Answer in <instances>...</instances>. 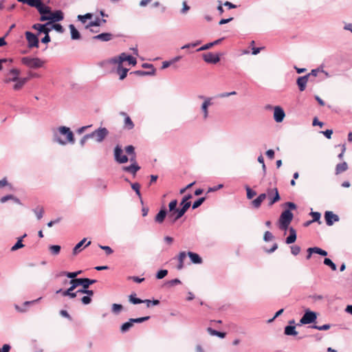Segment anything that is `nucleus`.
Masks as SVG:
<instances>
[{"label": "nucleus", "mask_w": 352, "mask_h": 352, "mask_svg": "<svg viewBox=\"0 0 352 352\" xmlns=\"http://www.w3.org/2000/svg\"><path fill=\"white\" fill-rule=\"evenodd\" d=\"M29 80V77L19 78L18 80L14 82L15 84L13 85V89L15 91L21 89Z\"/></svg>", "instance_id": "b1692460"}, {"label": "nucleus", "mask_w": 352, "mask_h": 352, "mask_svg": "<svg viewBox=\"0 0 352 352\" xmlns=\"http://www.w3.org/2000/svg\"><path fill=\"white\" fill-rule=\"evenodd\" d=\"M284 333L286 336H296L298 331L296 330L295 325H287L284 329Z\"/></svg>", "instance_id": "c85d7f7f"}, {"label": "nucleus", "mask_w": 352, "mask_h": 352, "mask_svg": "<svg viewBox=\"0 0 352 352\" xmlns=\"http://www.w3.org/2000/svg\"><path fill=\"white\" fill-rule=\"evenodd\" d=\"M129 300L131 303L133 305H138L143 303L144 300H142L139 298L136 297V294H131L129 296Z\"/></svg>", "instance_id": "e433bc0d"}, {"label": "nucleus", "mask_w": 352, "mask_h": 352, "mask_svg": "<svg viewBox=\"0 0 352 352\" xmlns=\"http://www.w3.org/2000/svg\"><path fill=\"white\" fill-rule=\"evenodd\" d=\"M50 24V23H49V22H47L45 24L35 23L32 25V28L34 30H36L38 31V34H40L41 33H43L44 34H45L46 33H50V32L51 31V29H50L49 28H47V25H48Z\"/></svg>", "instance_id": "4be33fe9"}, {"label": "nucleus", "mask_w": 352, "mask_h": 352, "mask_svg": "<svg viewBox=\"0 0 352 352\" xmlns=\"http://www.w3.org/2000/svg\"><path fill=\"white\" fill-rule=\"evenodd\" d=\"M206 200L205 197H202L197 199L194 203L192 204V209H196L199 208Z\"/></svg>", "instance_id": "49530a36"}, {"label": "nucleus", "mask_w": 352, "mask_h": 352, "mask_svg": "<svg viewBox=\"0 0 352 352\" xmlns=\"http://www.w3.org/2000/svg\"><path fill=\"white\" fill-rule=\"evenodd\" d=\"M317 319V314L316 312L313 311H310L309 309H307L302 318L300 320L299 323L297 324L298 326L302 324H308L315 322Z\"/></svg>", "instance_id": "39448f33"}, {"label": "nucleus", "mask_w": 352, "mask_h": 352, "mask_svg": "<svg viewBox=\"0 0 352 352\" xmlns=\"http://www.w3.org/2000/svg\"><path fill=\"white\" fill-rule=\"evenodd\" d=\"M348 169L347 163L343 162L342 163L338 164L336 166V175H339Z\"/></svg>", "instance_id": "c756f323"}, {"label": "nucleus", "mask_w": 352, "mask_h": 352, "mask_svg": "<svg viewBox=\"0 0 352 352\" xmlns=\"http://www.w3.org/2000/svg\"><path fill=\"white\" fill-rule=\"evenodd\" d=\"M313 217V221H319L321 214L318 212H311L309 214Z\"/></svg>", "instance_id": "680f3d73"}, {"label": "nucleus", "mask_w": 352, "mask_h": 352, "mask_svg": "<svg viewBox=\"0 0 352 352\" xmlns=\"http://www.w3.org/2000/svg\"><path fill=\"white\" fill-rule=\"evenodd\" d=\"M274 238L273 234L270 231H266L263 236V240L265 241H270Z\"/></svg>", "instance_id": "69168bd1"}, {"label": "nucleus", "mask_w": 352, "mask_h": 352, "mask_svg": "<svg viewBox=\"0 0 352 352\" xmlns=\"http://www.w3.org/2000/svg\"><path fill=\"white\" fill-rule=\"evenodd\" d=\"M49 249L53 255H57L60 253L61 248L58 245H52L49 247Z\"/></svg>", "instance_id": "a19ab883"}, {"label": "nucleus", "mask_w": 352, "mask_h": 352, "mask_svg": "<svg viewBox=\"0 0 352 352\" xmlns=\"http://www.w3.org/2000/svg\"><path fill=\"white\" fill-rule=\"evenodd\" d=\"M324 264L330 267L331 269L333 271L337 270L336 265L329 258H325L324 259Z\"/></svg>", "instance_id": "79ce46f5"}, {"label": "nucleus", "mask_w": 352, "mask_h": 352, "mask_svg": "<svg viewBox=\"0 0 352 352\" xmlns=\"http://www.w3.org/2000/svg\"><path fill=\"white\" fill-rule=\"evenodd\" d=\"M133 324L131 322V320L129 319L127 322L123 323L120 327V331L122 333H126L132 327Z\"/></svg>", "instance_id": "c9c22d12"}, {"label": "nucleus", "mask_w": 352, "mask_h": 352, "mask_svg": "<svg viewBox=\"0 0 352 352\" xmlns=\"http://www.w3.org/2000/svg\"><path fill=\"white\" fill-rule=\"evenodd\" d=\"M109 131L104 127H100L90 133L91 138H95L97 142H102L108 135Z\"/></svg>", "instance_id": "1a4fd4ad"}, {"label": "nucleus", "mask_w": 352, "mask_h": 352, "mask_svg": "<svg viewBox=\"0 0 352 352\" xmlns=\"http://www.w3.org/2000/svg\"><path fill=\"white\" fill-rule=\"evenodd\" d=\"M212 104L211 98H208L205 99V101L201 104V111L204 114V119L206 120L208 117V107Z\"/></svg>", "instance_id": "5701e85b"}, {"label": "nucleus", "mask_w": 352, "mask_h": 352, "mask_svg": "<svg viewBox=\"0 0 352 352\" xmlns=\"http://www.w3.org/2000/svg\"><path fill=\"white\" fill-rule=\"evenodd\" d=\"M27 4L30 7L38 9L42 4H40L38 0H27Z\"/></svg>", "instance_id": "864d4df0"}, {"label": "nucleus", "mask_w": 352, "mask_h": 352, "mask_svg": "<svg viewBox=\"0 0 352 352\" xmlns=\"http://www.w3.org/2000/svg\"><path fill=\"white\" fill-rule=\"evenodd\" d=\"M69 28L70 30L71 38L72 40H78L80 38V34L79 31L75 28L73 24H70L69 25Z\"/></svg>", "instance_id": "cd10ccee"}, {"label": "nucleus", "mask_w": 352, "mask_h": 352, "mask_svg": "<svg viewBox=\"0 0 352 352\" xmlns=\"http://www.w3.org/2000/svg\"><path fill=\"white\" fill-rule=\"evenodd\" d=\"M192 198V195L191 194H188L182 198V199L179 204L180 208L182 210H184V211L185 212H187V210L191 206V202L189 201V199H190Z\"/></svg>", "instance_id": "6ab92c4d"}, {"label": "nucleus", "mask_w": 352, "mask_h": 352, "mask_svg": "<svg viewBox=\"0 0 352 352\" xmlns=\"http://www.w3.org/2000/svg\"><path fill=\"white\" fill-rule=\"evenodd\" d=\"M186 254L188 256V257L190 259V261L193 264L202 263L203 260H202L201 257L197 253L189 251V252H188V253Z\"/></svg>", "instance_id": "393cba45"}, {"label": "nucleus", "mask_w": 352, "mask_h": 352, "mask_svg": "<svg viewBox=\"0 0 352 352\" xmlns=\"http://www.w3.org/2000/svg\"><path fill=\"white\" fill-rule=\"evenodd\" d=\"M81 273H82L81 270H78V271L74 272H68V274H67V277L69 278H71V280H74V279L77 278L76 276H78L79 274H80Z\"/></svg>", "instance_id": "6e6d98bb"}, {"label": "nucleus", "mask_w": 352, "mask_h": 352, "mask_svg": "<svg viewBox=\"0 0 352 352\" xmlns=\"http://www.w3.org/2000/svg\"><path fill=\"white\" fill-rule=\"evenodd\" d=\"M91 138L90 133L85 135L80 140V144L81 146H84L87 140Z\"/></svg>", "instance_id": "338daca9"}, {"label": "nucleus", "mask_w": 352, "mask_h": 352, "mask_svg": "<svg viewBox=\"0 0 352 352\" xmlns=\"http://www.w3.org/2000/svg\"><path fill=\"white\" fill-rule=\"evenodd\" d=\"M114 37H115V36L111 33L103 32V33H101V34H99L98 35L93 36L92 38L94 40H98V41H100L107 42V41H109L112 40Z\"/></svg>", "instance_id": "aec40b11"}, {"label": "nucleus", "mask_w": 352, "mask_h": 352, "mask_svg": "<svg viewBox=\"0 0 352 352\" xmlns=\"http://www.w3.org/2000/svg\"><path fill=\"white\" fill-rule=\"evenodd\" d=\"M314 249H315V254H320L322 256H326L327 255V252L321 249L320 248L314 247Z\"/></svg>", "instance_id": "e2e57ef3"}, {"label": "nucleus", "mask_w": 352, "mask_h": 352, "mask_svg": "<svg viewBox=\"0 0 352 352\" xmlns=\"http://www.w3.org/2000/svg\"><path fill=\"white\" fill-rule=\"evenodd\" d=\"M125 151L129 155L136 154L135 152V147L132 145H129L125 147Z\"/></svg>", "instance_id": "bf43d9fd"}, {"label": "nucleus", "mask_w": 352, "mask_h": 352, "mask_svg": "<svg viewBox=\"0 0 352 352\" xmlns=\"http://www.w3.org/2000/svg\"><path fill=\"white\" fill-rule=\"evenodd\" d=\"M50 29H51V30H54L55 31H56L59 33H63L65 31L64 28L60 23L52 24V27Z\"/></svg>", "instance_id": "37998d69"}, {"label": "nucleus", "mask_w": 352, "mask_h": 352, "mask_svg": "<svg viewBox=\"0 0 352 352\" xmlns=\"http://www.w3.org/2000/svg\"><path fill=\"white\" fill-rule=\"evenodd\" d=\"M101 21L100 19L97 18L96 20L93 21H90L86 26L85 28L88 29L91 27H99L100 25Z\"/></svg>", "instance_id": "a18cd8bd"}, {"label": "nucleus", "mask_w": 352, "mask_h": 352, "mask_svg": "<svg viewBox=\"0 0 352 352\" xmlns=\"http://www.w3.org/2000/svg\"><path fill=\"white\" fill-rule=\"evenodd\" d=\"M150 318V316H144L141 318H130L131 320V322L133 323H141L143 322H145L148 320Z\"/></svg>", "instance_id": "603ef678"}, {"label": "nucleus", "mask_w": 352, "mask_h": 352, "mask_svg": "<svg viewBox=\"0 0 352 352\" xmlns=\"http://www.w3.org/2000/svg\"><path fill=\"white\" fill-rule=\"evenodd\" d=\"M81 302L83 305H89L91 302V298L88 296H84L81 298Z\"/></svg>", "instance_id": "774afa93"}, {"label": "nucleus", "mask_w": 352, "mask_h": 352, "mask_svg": "<svg viewBox=\"0 0 352 352\" xmlns=\"http://www.w3.org/2000/svg\"><path fill=\"white\" fill-rule=\"evenodd\" d=\"M168 274L167 270H160L156 274V278L157 279H162Z\"/></svg>", "instance_id": "5fc2aeb1"}, {"label": "nucleus", "mask_w": 352, "mask_h": 352, "mask_svg": "<svg viewBox=\"0 0 352 352\" xmlns=\"http://www.w3.org/2000/svg\"><path fill=\"white\" fill-rule=\"evenodd\" d=\"M207 331L210 335L215 336H217L221 338H224L226 336V333L225 332H221V331L214 330V329H212L211 327H208L207 329Z\"/></svg>", "instance_id": "473e14b6"}, {"label": "nucleus", "mask_w": 352, "mask_h": 352, "mask_svg": "<svg viewBox=\"0 0 352 352\" xmlns=\"http://www.w3.org/2000/svg\"><path fill=\"white\" fill-rule=\"evenodd\" d=\"M25 38L28 41V46L29 48L38 47L39 40L38 38V35L29 31L25 32Z\"/></svg>", "instance_id": "9b49d317"}, {"label": "nucleus", "mask_w": 352, "mask_h": 352, "mask_svg": "<svg viewBox=\"0 0 352 352\" xmlns=\"http://www.w3.org/2000/svg\"><path fill=\"white\" fill-rule=\"evenodd\" d=\"M21 63L25 66L31 69H38L42 67L44 65V61L39 58H32L30 56L23 57Z\"/></svg>", "instance_id": "20e7f679"}, {"label": "nucleus", "mask_w": 352, "mask_h": 352, "mask_svg": "<svg viewBox=\"0 0 352 352\" xmlns=\"http://www.w3.org/2000/svg\"><path fill=\"white\" fill-rule=\"evenodd\" d=\"M311 327L313 329L320 330V331H326V330H328L330 329L331 325L329 324H324L322 326H318V325L314 324V325L311 326Z\"/></svg>", "instance_id": "8fccbe9b"}, {"label": "nucleus", "mask_w": 352, "mask_h": 352, "mask_svg": "<svg viewBox=\"0 0 352 352\" xmlns=\"http://www.w3.org/2000/svg\"><path fill=\"white\" fill-rule=\"evenodd\" d=\"M114 159L119 164H124L129 161V157L123 155V151L120 145H116L113 150Z\"/></svg>", "instance_id": "9d476101"}, {"label": "nucleus", "mask_w": 352, "mask_h": 352, "mask_svg": "<svg viewBox=\"0 0 352 352\" xmlns=\"http://www.w3.org/2000/svg\"><path fill=\"white\" fill-rule=\"evenodd\" d=\"M285 116L283 109L279 106L274 107V119L276 122H281Z\"/></svg>", "instance_id": "f3484780"}, {"label": "nucleus", "mask_w": 352, "mask_h": 352, "mask_svg": "<svg viewBox=\"0 0 352 352\" xmlns=\"http://www.w3.org/2000/svg\"><path fill=\"white\" fill-rule=\"evenodd\" d=\"M324 219H325L327 225L329 226H332L334 223V222H337L339 221L338 215L334 214L331 211L325 212Z\"/></svg>", "instance_id": "4468645a"}, {"label": "nucleus", "mask_w": 352, "mask_h": 352, "mask_svg": "<svg viewBox=\"0 0 352 352\" xmlns=\"http://www.w3.org/2000/svg\"><path fill=\"white\" fill-rule=\"evenodd\" d=\"M309 75H305L302 76H299L297 78L296 83L298 87V89L300 91H303L306 89V85L309 80Z\"/></svg>", "instance_id": "412c9836"}, {"label": "nucleus", "mask_w": 352, "mask_h": 352, "mask_svg": "<svg viewBox=\"0 0 352 352\" xmlns=\"http://www.w3.org/2000/svg\"><path fill=\"white\" fill-rule=\"evenodd\" d=\"M33 212L35 213L37 219L40 220L42 219L44 213V209L43 207L38 206L35 209L33 210Z\"/></svg>", "instance_id": "ea45409f"}, {"label": "nucleus", "mask_w": 352, "mask_h": 352, "mask_svg": "<svg viewBox=\"0 0 352 352\" xmlns=\"http://www.w3.org/2000/svg\"><path fill=\"white\" fill-rule=\"evenodd\" d=\"M300 252V247L298 245H292L291 246V252L293 255L296 256Z\"/></svg>", "instance_id": "052dcab7"}, {"label": "nucleus", "mask_w": 352, "mask_h": 352, "mask_svg": "<svg viewBox=\"0 0 352 352\" xmlns=\"http://www.w3.org/2000/svg\"><path fill=\"white\" fill-rule=\"evenodd\" d=\"M86 241H87V239L84 238L82 240H81L80 242H78L74 246V248H73V252H72L74 255H76L78 253H79L82 250L81 248L84 245V243H85Z\"/></svg>", "instance_id": "f704fd0d"}, {"label": "nucleus", "mask_w": 352, "mask_h": 352, "mask_svg": "<svg viewBox=\"0 0 352 352\" xmlns=\"http://www.w3.org/2000/svg\"><path fill=\"white\" fill-rule=\"evenodd\" d=\"M93 16V14L91 13H87L84 15H78L77 18L78 20L80 21L81 23H85L87 19H91Z\"/></svg>", "instance_id": "58836bf2"}, {"label": "nucleus", "mask_w": 352, "mask_h": 352, "mask_svg": "<svg viewBox=\"0 0 352 352\" xmlns=\"http://www.w3.org/2000/svg\"><path fill=\"white\" fill-rule=\"evenodd\" d=\"M168 211L165 206H162L158 213L155 217V221L157 223H162L166 218L168 217Z\"/></svg>", "instance_id": "a211bd4d"}, {"label": "nucleus", "mask_w": 352, "mask_h": 352, "mask_svg": "<svg viewBox=\"0 0 352 352\" xmlns=\"http://www.w3.org/2000/svg\"><path fill=\"white\" fill-rule=\"evenodd\" d=\"M180 283H181V281H180L179 279L175 278V279H172L170 280L167 281L165 283V285H167L168 287H173V286H174L175 285L180 284Z\"/></svg>", "instance_id": "13d9d810"}, {"label": "nucleus", "mask_w": 352, "mask_h": 352, "mask_svg": "<svg viewBox=\"0 0 352 352\" xmlns=\"http://www.w3.org/2000/svg\"><path fill=\"white\" fill-rule=\"evenodd\" d=\"M21 71L16 68L10 69L6 74H5V78L3 82L8 84L11 82H15L20 78Z\"/></svg>", "instance_id": "6e6552de"}, {"label": "nucleus", "mask_w": 352, "mask_h": 352, "mask_svg": "<svg viewBox=\"0 0 352 352\" xmlns=\"http://www.w3.org/2000/svg\"><path fill=\"white\" fill-rule=\"evenodd\" d=\"M99 248L100 249L104 250L107 255L112 254L113 252V250L109 246H107V245H99Z\"/></svg>", "instance_id": "0e129e2a"}, {"label": "nucleus", "mask_w": 352, "mask_h": 352, "mask_svg": "<svg viewBox=\"0 0 352 352\" xmlns=\"http://www.w3.org/2000/svg\"><path fill=\"white\" fill-rule=\"evenodd\" d=\"M63 19H64L63 12L61 10H55L54 12H51V14H50V15H49L47 21H50V23L58 22V21L63 20Z\"/></svg>", "instance_id": "dca6fc26"}, {"label": "nucleus", "mask_w": 352, "mask_h": 352, "mask_svg": "<svg viewBox=\"0 0 352 352\" xmlns=\"http://www.w3.org/2000/svg\"><path fill=\"white\" fill-rule=\"evenodd\" d=\"M74 281L77 287L82 286V287H89L91 285L95 283L96 280L88 278H78L74 279Z\"/></svg>", "instance_id": "ddd939ff"}, {"label": "nucleus", "mask_w": 352, "mask_h": 352, "mask_svg": "<svg viewBox=\"0 0 352 352\" xmlns=\"http://www.w3.org/2000/svg\"><path fill=\"white\" fill-rule=\"evenodd\" d=\"M24 246L21 241V239H18L16 243L11 248V251H16Z\"/></svg>", "instance_id": "3c124183"}, {"label": "nucleus", "mask_w": 352, "mask_h": 352, "mask_svg": "<svg viewBox=\"0 0 352 352\" xmlns=\"http://www.w3.org/2000/svg\"><path fill=\"white\" fill-rule=\"evenodd\" d=\"M37 10L41 14L39 19L41 21H45L48 20L49 15H50L52 12L50 7L42 4L40 7L38 8Z\"/></svg>", "instance_id": "f8f14e48"}, {"label": "nucleus", "mask_w": 352, "mask_h": 352, "mask_svg": "<svg viewBox=\"0 0 352 352\" xmlns=\"http://www.w3.org/2000/svg\"><path fill=\"white\" fill-rule=\"evenodd\" d=\"M267 194L268 198V206L272 207L275 203L280 200V196L279 195L277 188H269L267 189Z\"/></svg>", "instance_id": "423d86ee"}, {"label": "nucleus", "mask_w": 352, "mask_h": 352, "mask_svg": "<svg viewBox=\"0 0 352 352\" xmlns=\"http://www.w3.org/2000/svg\"><path fill=\"white\" fill-rule=\"evenodd\" d=\"M203 59L208 63L216 64L220 60V57L218 54L208 52L203 54Z\"/></svg>", "instance_id": "2eb2a0df"}, {"label": "nucleus", "mask_w": 352, "mask_h": 352, "mask_svg": "<svg viewBox=\"0 0 352 352\" xmlns=\"http://www.w3.org/2000/svg\"><path fill=\"white\" fill-rule=\"evenodd\" d=\"M122 114L126 116L124 119V128L131 130L134 128V124L129 116L126 113H122Z\"/></svg>", "instance_id": "2f4dec72"}, {"label": "nucleus", "mask_w": 352, "mask_h": 352, "mask_svg": "<svg viewBox=\"0 0 352 352\" xmlns=\"http://www.w3.org/2000/svg\"><path fill=\"white\" fill-rule=\"evenodd\" d=\"M122 308L123 307L122 305L114 303L112 305L111 311L113 314L118 315Z\"/></svg>", "instance_id": "c03bdc74"}, {"label": "nucleus", "mask_w": 352, "mask_h": 352, "mask_svg": "<svg viewBox=\"0 0 352 352\" xmlns=\"http://www.w3.org/2000/svg\"><path fill=\"white\" fill-rule=\"evenodd\" d=\"M289 234L286 238L285 243L287 244H292V243H294L296 240V237H297L296 232V230L293 227L289 228Z\"/></svg>", "instance_id": "a878e982"}, {"label": "nucleus", "mask_w": 352, "mask_h": 352, "mask_svg": "<svg viewBox=\"0 0 352 352\" xmlns=\"http://www.w3.org/2000/svg\"><path fill=\"white\" fill-rule=\"evenodd\" d=\"M129 160L131 162V164L129 166H123L122 170L129 173L135 176L136 173L140 169V166L136 162V154L130 155V158Z\"/></svg>", "instance_id": "0eeeda50"}, {"label": "nucleus", "mask_w": 352, "mask_h": 352, "mask_svg": "<svg viewBox=\"0 0 352 352\" xmlns=\"http://www.w3.org/2000/svg\"><path fill=\"white\" fill-rule=\"evenodd\" d=\"M131 188L135 192L136 195L140 199L141 204H143V200L142 199L141 192H140V185L139 183L135 182L131 184Z\"/></svg>", "instance_id": "72a5a7b5"}, {"label": "nucleus", "mask_w": 352, "mask_h": 352, "mask_svg": "<svg viewBox=\"0 0 352 352\" xmlns=\"http://www.w3.org/2000/svg\"><path fill=\"white\" fill-rule=\"evenodd\" d=\"M263 201L261 200L260 198H258V197H257L255 199H254L252 201V206L254 208H259L261 207V205L262 204Z\"/></svg>", "instance_id": "4d7b16f0"}, {"label": "nucleus", "mask_w": 352, "mask_h": 352, "mask_svg": "<svg viewBox=\"0 0 352 352\" xmlns=\"http://www.w3.org/2000/svg\"><path fill=\"white\" fill-rule=\"evenodd\" d=\"M294 218L293 213L289 210H285L279 217V228L282 230L288 229L289 225Z\"/></svg>", "instance_id": "7ed1b4c3"}, {"label": "nucleus", "mask_w": 352, "mask_h": 352, "mask_svg": "<svg viewBox=\"0 0 352 352\" xmlns=\"http://www.w3.org/2000/svg\"><path fill=\"white\" fill-rule=\"evenodd\" d=\"M53 141L60 145H65L68 142L75 143V138L73 132L67 126H62L58 128L57 131L53 133Z\"/></svg>", "instance_id": "f257e3e1"}, {"label": "nucleus", "mask_w": 352, "mask_h": 352, "mask_svg": "<svg viewBox=\"0 0 352 352\" xmlns=\"http://www.w3.org/2000/svg\"><path fill=\"white\" fill-rule=\"evenodd\" d=\"M177 200L173 199L168 204V221L171 223H175L178 219L182 218L186 213L181 208H177Z\"/></svg>", "instance_id": "f03ea898"}, {"label": "nucleus", "mask_w": 352, "mask_h": 352, "mask_svg": "<svg viewBox=\"0 0 352 352\" xmlns=\"http://www.w3.org/2000/svg\"><path fill=\"white\" fill-rule=\"evenodd\" d=\"M134 74L137 76H153L154 75V70H151V72H146L143 70H137L133 72H131V74Z\"/></svg>", "instance_id": "4c0bfd02"}, {"label": "nucleus", "mask_w": 352, "mask_h": 352, "mask_svg": "<svg viewBox=\"0 0 352 352\" xmlns=\"http://www.w3.org/2000/svg\"><path fill=\"white\" fill-rule=\"evenodd\" d=\"M143 303H146V307H150L151 305H153V306L158 305L160 303V302L159 300H151L148 299H146V300H144Z\"/></svg>", "instance_id": "09e8293b"}, {"label": "nucleus", "mask_w": 352, "mask_h": 352, "mask_svg": "<svg viewBox=\"0 0 352 352\" xmlns=\"http://www.w3.org/2000/svg\"><path fill=\"white\" fill-rule=\"evenodd\" d=\"M245 190L247 192V198L248 199H252L256 195V192L253 190L248 186L245 187Z\"/></svg>", "instance_id": "de8ad7c7"}, {"label": "nucleus", "mask_w": 352, "mask_h": 352, "mask_svg": "<svg viewBox=\"0 0 352 352\" xmlns=\"http://www.w3.org/2000/svg\"><path fill=\"white\" fill-rule=\"evenodd\" d=\"M128 71L129 69L124 68L122 65H118L117 73L119 74L120 80H123L126 78Z\"/></svg>", "instance_id": "7c9ffc66"}, {"label": "nucleus", "mask_w": 352, "mask_h": 352, "mask_svg": "<svg viewBox=\"0 0 352 352\" xmlns=\"http://www.w3.org/2000/svg\"><path fill=\"white\" fill-rule=\"evenodd\" d=\"M186 255L187 254H186V252H181L178 254V256H177L178 264L177 265V269L178 270H181L184 268V262L186 257Z\"/></svg>", "instance_id": "bb28decb"}]
</instances>
